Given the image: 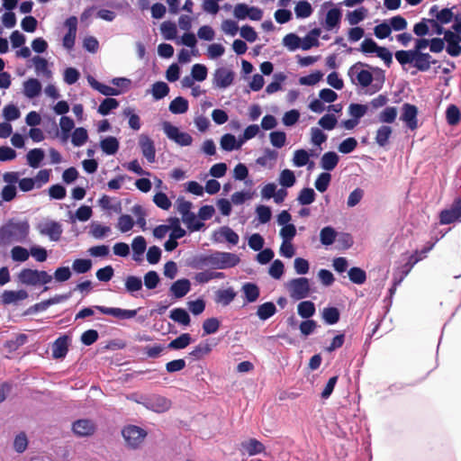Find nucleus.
<instances>
[{"mask_svg":"<svg viewBox=\"0 0 461 461\" xmlns=\"http://www.w3.org/2000/svg\"><path fill=\"white\" fill-rule=\"evenodd\" d=\"M30 223L27 220L10 219L0 227V246L6 247L13 243H23L30 234Z\"/></svg>","mask_w":461,"mask_h":461,"instance_id":"nucleus-1","label":"nucleus"},{"mask_svg":"<svg viewBox=\"0 0 461 461\" xmlns=\"http://www.w3.org/2000/svg\"><path fill=\"white\" fill-rule=\"evenodd\" d=\"M19 281L26 285H46L52 280V276L44 270L23 268L18 275Z\"/></svg>","mask_w":461,"mask_h":461,"instance_id":"nucleus-2","label":"nucleus"},{"mask_svg":"<svg viewBox=\"0 0 461 461\" xmlns=\"http://www.w3.org/2000/svg\"><path fill=\"white\" fill-rule=\"evenodd\" d=\"M286 286L290 297L295 301L308 297L311 293L310 282L306 277L291 279Z\"/></svg>","mask_w":461,"mask_h":461,"instance_id":"nucleus-3","label":"nucleus"},{"mask_svg":"<svg viewBox=\"0 0 461 461\" xmlns=\"http://www.w3.org/2000/svg\"><path fill=\"white\" fill-rule=\"evenodd\" d=\"M36 230L42 236H47L51 241H59L62 236V225L56 221L43 220L37 223Z\"/></svg>","mask_w":461,"mask_h":461,"instance_id":"nucleus-4","label":"nucleus"},{"mask_svg":"<svg viewBox=\"0 0 461 461\" xmlns=\"http://www.w3.org/2000/svg\"><path fill=\"white\" fill-rule=\"evenodd\" d=\"M137 402L142 404L148 410L158 413L165 412L171 407V401L158 394L141 397V401Z\"/></svg>","mask_w":461,"mask_h":461,"instance_id":"nucleus-5","label":"nucleus"},{"mask_svg":"<svg viewBox=\"0 0 461 461\" xmlns=\"http://www.w3.org/2000/svg\"><path fill=\"white\" fill-rule=\"evenodd\" d=\"M163 130L168 139L180 146H190L193 142V138L189 133L180 131L176 126L168 122L163 123Z\"/></svg>","mask_w":461,"mask_h":461,"instance_id":"nucleus-6","label":"nucleus"},{"mask_svg":"<svg viewBox=\"0 0 461 461\" xmlns=\"http://www.w3.org/2000/svg\"><path fill=\"white\" fill-rule=\"evenodd\" d=\"M122 433L127 444L132 448L138 447L147 436L143 429L135 425L125 427Z\"/></svg>","mask_w":461,"mask_h":461,"instance_id":"nucleus-7","label":"nucleus"},{"mask_svg":"<svg viewBox=\"0 0 461 461\" xmlns=\"http://www.w3.org/2000/svg\"><path fill=\"white\" fill-rule=\"evenodd\" d=\"M364 66H366L364 63L357 62L349 68L348 74L351 77L352 81H354L355 77L361 86L367 87L373 81V75L368 70L360 69V68H363Z\"/></svg>","mask_w":461,"mask_h":461,"instance_id":"nucleus-8","label":"nucleus"},{"mask_svg":"<svg viewBox=\"0 0 461 461\" xmlns=\"http://www.w3.org/2000/svg\"><path fill=\"white\" fill-rule=\"evenodd\" d=\"M461 221V197L456 198L449 209H445L439 213L441 224H450Z\"/></svg>","mask_w":461,"mask_h":461,"instance_id":"nucleus-9","label":"nucleus"},{"mask_svg":"<svg viewBox=\"0 0 461 461\" xmlns=\"http://www.w3.org/2000/svg\"><path fill=\"white\" fill-rule=\"evenodd\" d=\"M418 108L416 105L405 103L402 107V114L400 119L404 122L407 127L413 131L418 128Z\"/></svg>","mask_w":461,"mask_h":461,"instance_id":"nucleus-10","label":"nucleus"},{"mask_svg":"<svg viewBox=\"0 0 461 461\" xmlns=\"http://www.w3.org/2000/svg\"><path fill=\"white\" fill-rule=\"evenodd\" d=\"M234 72L226 68H219L213 74L212 84L214 87L226 88L230 86L234 80Z\"/></svg>","mask_w":461,"mask_h":461,"instance_id":"nucleus-11","label":"nucleus"},{"mask_svg":"<svg viewBox=\"0 0 461 461\" xmlns=\"http://www.w3.org/2000/svg\"><path fill=\"white\" fill-rule=\"evenodd\" d=\"M444 40L447 41V52L452 57H458L461 55V36L460 34L455 33L450 30H447L444 32Z\"/></svg>","mask_w":461,"mask_h":461,"instance_id":"nucleus-12","label":"nucleus"},{"mask_svg":"<svg viewBox=\"0 0 461 461\" xmlns=\"http://www.w3.org/2000/svg\"><path fill=\"white\" fill-rule=\"evenodd\" d=\"M95 308L103 314L110 315L119 320L134 318L138 312V310H125L115 307H105L102 305H96Z\"/></svg>","mask_w":461,"mask_h":461,"instance_id":"nucleus-13","label":"nucleus"},{"mask_svg":"<svg viewBox=\"0 0 461 461\" xmlns=\"http://www.w3.org/2000/svg\"><path fill=\"white\" fill-rule=\"evenodd\" d=\"M191 266L195 269H203L206 267H209L212 269H218L216 251L209 255H200L195 257L193 259Z\"/></svg>","mask_w":461,"mask_h":461,"instance_id":"nucleus-14","label":"nucleus"},{"mask_svg":"<svg viewBox=\"0 0 461 461\" xmlns=\"http://www.w3.org/2000/svg\"><path fill=\"white\" fill-rule=\"evenodd\" d=\"M218 269L236 267L240 259L238 255L230 252L216 251Z\"/></svg>","mask_w":461,"mask_h":461,"instance_id":"nucleus-15","label":"nucleus"},{"mask_svg":"<svg viewBox=\"0 0 461 461\" xmlns=\"http://www.w3.org/2000/svg\"><path fill=\"white\" fill-rule=\"evenodd\" d=\"M139 144L142 155L147 158L149 163H153L156 158V149L154 141L147 135H140Z\"/></svg>","mask_w":461,"mask_h":461,"instance_id":"nucleus-16","label":"nucleus"},{"mask_svg":"<svg viewBox=\"0 0 461 461\" xmlns=\"http://www.w3.org/2000/svg\"><path fill=\"white\" fill-rule=\"evenodd\" d=\"M72 429L76 435L80 437H86L94 434L95 430V425L90 420L82 419L73 423Z\"/></svg>","mask_w":461,"mask_h":461,"instance_id":"nucleus-17","label":"nucleus"},{"mask_svg":"<svg viewBox=\"0 0 461 461\" xmlns=\"http://www.w3.org/2000/svg\"><path fill=\"white\" fill-rule=\"evenodd\" d=\"M436 62L437 60L433 59L429 53L414 52L413 67L420 71H428L431 64H436Z\"/></svg>","mask_w":461,"mask_h":461,"instance_id":"nucleus-18","label":"nucleus"},{"mask_svg":"<svg viewBox=\"0 0 461 461\" xmlns=\"http://www.w3.org/2000/svg\"><path fill=\"white\" fill-rule=\"evenodd\" d=\"M69 338L67 335L59 337L52 344V357L55 359L63 358L68 351Z\"/></svg>","mask_w":461,"mask_h":461,"instance_id":"nucleus-19","label":"nucleus"},{"mask_svg":"<svg viewBox=\"0 0 461 461\" xmlns=\"http://www.w3.org/2000/svg\"><path fill=\"white\" fill-rule=\"evenodd\" d=\"M28 293L23 289L18 291L5 290L2 294L1 299L3 304L7 305L11 303H16L19 301L25 300L26 298H28Z\"/></svg>","mask_w":461,"mask_h":461,"instance_id":"nucleus-20","label":"nucleus"},{"mask_svg":"<svg viewBox=\"0 0 461 461\" xmlns=\"http://www.w3.org/2000/svg\"><path fill=\"white\" fill-rule=\"evenodd\" d=\"M191 289V284L188 279L182 278L174 282L170 286V293L177 299L184 297Z\"/></svg>","mask_w":461,"mask_h":461,"instance_id":"nucleus-21","label":"nucleus"},{"mask_svg":"<svg viewBox=\"0 0 461 461\" xmlns=\"http://www.w3.org/2000/svg\"><path fill=\"white\" fill-rule=\"evenodd\" d=\"M237 294L232 287L219 289L215 292L214 302L222 306L229 305L236 297Z\"/></svg>","mask_w":461,"mask_h":461,"instance_id":"nucleus-22","label":"nucleus"},{"mask_svg":"<svg viewBox=\"0 0 461 461\" xmlns=\"http://www.w3.org/2000/svg\"><path fill=\"white\" fill-rule=\"evenodd\" d=\"M429 14L435 16L436 20L441 24H447L454 18V14L450 8H444L438 11V7L436 5L430 7Z\"/></svg>","mask_w":461,"mask_h":461,"instance_id":"nucleus-23","label":"nucleus"},{"mask_svg":"<svg viewBox=\"0 0 461 461\" xmlns=\"http://www.w3.org/2000/svg\"><path fill=\"white\" fill-rule=\"evenodd\" d=\"M88 82L94 89L106 96L119 95L122 93L120 89L102 84L92 77L88 78Z\"/></svg>","mask_w":461,"mask_h":461,"instance_id":"nucleus-24","label":"nucleus"},{"mask_svg":"<svg viewBox=\"0 0 461 461\" xmlns=\"http://www.w3.org/2000/svg\"><path fill=\"white\" fill-rule=\"evenodd\" d=\"M41 92V84L36 78H30L23 84V93L28 98H34Z\"/></svg>","mask_w":461,"mask_h":461,"instance_id":"nucleus-25","label":"nucleus"},{"mask_svg":"<svg viewBox=\"0 0 461 461\" xmlns=\"http://www.w3.org/2000/svg\"><path fill=\"white\" fill-rule=\"evenodd\" d=\"M225 275L222 272L205 270L196 273L194 279L198 284H206L212 279H223Z\"/></svg>","mask_w":461,"mask_h":461,"instance_id":"nucleus-26","label":"nucleus"},{"mask_svg":"<svg viewBox=\"0 0 461 461\" xmlns=\"http://www.w3.org/2000/svg\"><path fill=\"white\" fill-rule=\"evenodd\" d=\"M418 262H420V258H417L416 256H409L407 261L395 273L399 276L397 283H402Z\"/></svg>","mask_w":461,"mask_h":461,"instance_id":"nucleus-27","label":"nucleus"},{"mask_svg":"<svg viewBox=\"0 0 461 461\" xmlns=\"http://www.w3.org/2000/svg\"><path fill=\"white\" fill-rule=\"evenodd\" d=\"M339 156L334 151L324 153L321 159V166L327 171L333 170L339 163Z\"/></svg>","mask_w":461,"mask_h":461,"instance_id":"nucleus-28","label":"nucleus"},{"mask_svg":"<svg viewBox=\"0 0 461 461\" xmlns=\"http://www.w3.org/2000/svg\"><path fill=\"white\" fill-rule=\"evenodd\" d=\"M100 147L104 153L114 155L119 149V141L115 137L109 136L100 141Z\"/></svg>","mask_w":461,"mask_h":461,"instance_id":"nucleus-29","label":"nucleus"},{"mask_svg":"<svg viewBox=\"0 0 461 461\" xmlns=\"http://www.w3.org/2000/svg\"><path fill=\"white\" fill-rule=\"evenodd\" d=\"M242 292L245 294V300L247 303L256 302L260 294L258 286L254 283H245L242 285Z\"/></svg>","mask_w":461,"mask_h":461,"instance_id":"nucleus-30","label":"nucleus"},{"mask_svg":"<svg viewBox=\"0 0 461 461\" xmlns=\"http://www.w3.org/2000/svg\"><path fill=\"white\" fill-rule=\"evenodd\" d=\"M242 447L249 456L260 454L265 451V446L256 438H250L241 443Z\"/></svg>","mask_w":461,"mask_h":461,"instance_id":"nucleus-31","label":"nucleus"},{"mask_svg":"<svg viewBox=\"0 0 461 461\" xmlns=\"http://www.w3.org/2000/svg\"><path fill=\"white\" fill-rule=\"evenodd\" d=\"M315 312V304L312 301H303L297 305V312L303 319L312 317Z\"/></svg>","mask_w":461,"mask_h":461,"instance_id":"nucleus-32","label":"nucleus"},{"mask_svg":"<svg viewBox=\"0 0 461 461\" xmlns=\"http://www.w3.org/2000/svg\"><path fill=\"white\" fill-rule=\"evenodd\" d=\"M393 133L392 127L388 125H382L378 128L376 131L375 135V141L380 147H385L388 142L389 139Z\"/></svg>","mask_w":461,"mask_h":461,"instance_id":"nucleus-33","label":"nucleus"},{"mask_svg":"<svg viewBox=\"0 0 461 461\" xmlns=\"http://www.w3.org/2000/svg\"><path fill=\"white\" fill-rule=\"evenodd\" d=\"M188 110V101L182 96H177L171 101L169 111L174 114H182Z\"/></svg>","mask_w":461,"mask_h":461,"instance_id":"nucleus-34","label":"nucleus"},{"mask_svg":"<svg viewBox=\"0 0 461 461\" xmlns=\"http://www.w3.org/2000/svg\"><path fill=\"white\" fill-rule=\"evenodd\" d=\"M276 307L272 302H267L258 307L257 315L262 321H266L275 315Z\"/></svg>","mask_w":461,"mask_h":461,"instance_id":"nucleus-35","label":"nucleus"},{"mask_svg":"<svg viewBox=\"0 0 461 461\" xmlns=\"http://www.w3.org/2000/svg\"><path fill=\"white\" fill-rule=\"evenodd\" d=\"M124 285L126 291L132 296H135L134 293L142 289L141 278L136 276H128Z\"/></svg>","mask_w":461,"mask_h":461,"instance_id":"nucleus-36","label":"nucleus"},{"mask_svg":"<svg viewBox=\"0 0 461 461\" xmlns=\"http://www.w3.org/2000/svg\"><path fill=\"white\" fill-rule=\"evenodd\" d=\"M170 319L174 321L178 322L184 326L190 324V316L188 312L183 308H176L170 312Z\"/></svg>","mask_w":461,"mask_h":461,"instance_id":"nucleus-37","label":"nucleus"},{"mask_svg":"<svg viewBox=\"0 0 461 461\" xmlns=\"http://www.w3.org/2000/svg\"><path fill=\"white\" fill-rule=\"evenodd\" d=\"M26 158L29 166L37 168L44 158V152L41 149H32L27 153Z\"/></svg>","mask_w":461,"mask_h":461,"instance_id":"nucleus-38","label":"nucleus"},{"mask_svg":"<svg viewBox=\"0 0 461 461\" xmlns=\"http://www.w3.org/2000/svg\"><path fill=\"white\" fill-rule=\"evenodd\" d=\"M349 280L356 285H363L366 281V273L358 267H351L348 272Z\"/></svg>","mask_w":461,"mask_h":461,"instance_id":"nucleus-39","label":"nucleus"},{"mask_svg":"<svg viewBox=\"0 0 461 461\" xmlns=\"http://www.w3.org/2000/svg\"><path fill=\"white\" fill-rule=\"evenodd\" d=\"M119 102L111 97H107L102 101L100 105L98 106L97 112L101 115H108L113 110L119 107Z\"/></svg>","mask_w":461,"mask_h":461,"instance_id":"nucleus-40","label":"nucleus"},{"mask_svg":"<svg viewBox=\"0 0 461 461\" xmlns=\"http://www.w3.org/2000/svg\"><path fill=\"white\" fill-rule=\"evenodd\" d=\"M192 341L191 335L189 333H183L179 337L171 340L167 345L170 349H183L185 348Z\"/></svg>","mask_w":461,"mask_h":461,"instance_id":"nucleus-41","label":"nucleus"},{"mask_svg":"<svg viewBox=\"0 0 461 461\" xmlns=\"http://www.w3.org/2000/svg\"><path fill=\"white\" fill-rule=\"evenodd\" d=\"M182 221L186 224L191 231L200 230L203 227V223L197 219V216L190 212L182 217Z\"/></svg>","mask_w":461,"mask_h":461,"instance_id":"nucleus-42","label":"nucleus"},{"mask_svg":"<svg viewBox=\"0 0 461 461\" xmlns=\"http://www.w3.org/2000/svg\"><path fill=\"white\" fill-rule=\"evenodd\" d=\"M337 237L336 230L330 227L327 226L321 229L320 232V240L322 245L330 246L334 243Z\"/></svg>","mask_w":461,"mask_h":461,"instance_id":"nucleus-43","label":"nucleus"},{"mask_svg":"<svg viewBox=\"0 0 461 461\" xmlns=\"http://www.w3.org/2000/svg\"><path fill=\"white\" fill-rule=\"evenodd\" d=\"M322 319L327 324L332 325L339 321V311L336 307H326L322 311Z\"/></svg>","mask_w":461,"mask_h":461,"instance_id":"nucleus-44","label":"nucleus"},{"mask_svg":"<svg viewBox=\"0 0 461 461\" xmlns=\"http://www.w3.org/2000/svg\"><path fill=\"white\" fill-rule=\"evenodd\" d=\"M341 19V13L338 8H332L328 11L326 14V27L328 30H331L336 27Z\"/></svg>","mask_w":461,"mask_h":461,"instance_id":"nucleus-45","label":"nucleus"},{"mask_svg":"<svg viewBox=\"0 0 461 461\" xmlns=\"http://www.w3.org/2000/svg\"><path fill=\"white\" fill-rule=\"evenodd\" d=\"M316 194L312 188H303L297 197V201L302 205H308L315 201Z\"/></svg>","mask_w":461,"mask_h":461,"instance_id":"nucleus-46","label":"nucleus"},{"mask_svg":"<svg viewBox=\"0 0 461 461\" xmlns=\"http://www.w3.org/2000/svg\"><path fill=\"white\" fill-rule=\"evenodd\" d=\"M240 143H237L236 138L230 133L224 134L221 139V148L226 151L238 149Z\"/></svg>","mask_w":461,"mask_h":461,"instance_id":"nucleus-47","label":"nucleus"},{"mask_svg":"<svg viewBox=\"0 0 461 461\" xmlns=\"http://www.w3.org/2000/svg\"><path fill=\"white\" fill-rule=\"evenodd\" d=\"M278 181L279 184L285 188L292 187L296 182L294 171H292L291 169L282 170L279 175Z\"/></svg>","mask_w":461,"mask_h":461,"instance_id":"nucleus-48","label":"nucleus"},{"mask_svg":"<svg viewBox=\"0 0 461 461\" xmlns=\"http://www.w3.org/2000/svg\"><path fill=\"white\" fill-rule=\"evenodd\" d=\"M87 131L83 127H79L73 131L71 142L75 147H80L87 141Z\"/></svg>","mask_w":461,"mask_h":461,"instance_id":"nucleus-49","label":"nucleus"},{"mask_svg":"<svg viewBox=\"0 0 461 461\" xmlns=\"http://www.w3.org/2000/svg\"><path fill=\"white\" fill-rule=\"evenodd\" d=\"M446 119L449 125H456L461 121V113L458 107L450 104L446 111Z\"/></svg>","mask_w":461,"mask_h":461,"instance_id":"nucleus-50","label":"nucleus"},{"mask_svg":"<svg viewBox=\"0 0 461 461\" xmlns=\"http://www.w3.org/2000/svg\"><path fill=\"white\" fill-rule=\"evenodd\" d=\"M147 243L146 240L142 236H137L133 239L131 243V248L133 250V259L139 260V258L137 256H140L144 253L146 250Z\"/></svg>","mask_w":461,"mask_h":461,"instance_id":"nucleus-51","label":"nucleus"},{"mask_svg":"<svg viewBox=\"0 0 461 461\" xmlns=\"http://www.w3.org/2000/svg\"><path fill=\"white\" fill-rule=\"evenodd\" d=\"M160 31L166 40H174L176 37L177 30L173 22L167 21L162 23Z\"/></svg>","mask_w":461,"mask_h":461,"instance_id":"nucleus-52","label":"nucleus"},{"mask_svg":"<svg viewBox=\"0 0 461 461\" xmlns=\"http://www.w3.org/2000/svg\"><path fill=\"white\" fill-rule=\"evenodd\" d=\"M397 117V109L393 106H388L383 110L378 116L380 122L393 123Z\"/></svg>","mask_w":461,"mask_h":461,"instance_id":"nucleus-53","label":"nucleus"},{"mask_svg":"<svg viewBox=\"0 0 461 461\" xmlns=\"http://www.w3.org/2000/svg\"><path fill=\"white\" fill-rule=\"evenodd\" d=\"M168 93L169 87L165 82L159 81L152 85V95L156 100L164 98Z\"/></svg>","mask_w":461,"mask_h":461,"instance_id":"nucleus-54","label":"nucleus"},{"mask_svg":"<svg viewBox=\"0 0 461 461\" xmlns=\"http://www.w3.org/2000/svg\"><path fill=\"white\" fill-rule=\"evenodd\" d=\"M35 70L37 73H42L45 77H51V71L48 68V61L44 58H41L40 56H35L32 59Z\"/></svg>","mask_w":461,"mask_h":461,"instance_id":"nucleus-55","label":"nucleus"},{"mask_svg":"<svg viewBox=\"0 0 461 461\" xmlns=\"http://www.w3.org/2000/svg\"><path fill=\"white\" fill-rule=\"evenodd\" d=\"M27 335L21 333L18 334L14 339H10L5 341V347L8 349L9 352H13L17 350L21 346L24 345L27 341Z\"/></svg>","mask_w":461,"mask_h":461,"instance_id":"nucleus-56","label":"nucleus"},{"mask_svg":"<svg viewBox=\"0 0 461 461\" xmlns=\"http://www.w3.org/2000/svg\"><path fill=\"white\" fill-rule=\"evenodd\" d=\"M12 259L15 262H24L30 257V251L23 247L14 246L11 249Z\"/></svg>","mask_w":461,"mask_h":461,"instance_id":"nucleus-57","label":"nucleus"},{"mask_svg":"<svg viewBox=\"0 0 461 461\" xmlns=\"http://www.w3.org/2000/svg\"><path fill=\"white\" fill-rule=\"evenodd\" d=\"M294 12L298 18H307L312 14V7L309 2L301 1L295 5Z\"/></svg>","mask_w":461,"mask_h":461,"instance_id":"nucleus-58","label":"nucleus"},{"mask_svg":"<svg viewBox=\"0 0 461 461\" xmlns=\"http://www.w3.org/2000/svg\"><path fill=\"white\" fill-rule=\"evenodd\" d=\"M92 267V261L86 258L75 259L72 264V268L76 273L84 274L88 272Z\"/></svg>","mask_w":461,"mask_h":461,"instance_id":"nucleus-59","label":"nucleus"},{"mask_svg":"<svg viewBox=\"0 0 461 461\" xmlns=\"http://www.w3.org/2000/svg\"><path fill=\"white\" fill-rule=\"evenodd\" d=\"M285 78L286 77L283 73L275 74L274 81L267 86L266 92L270 95L279 91L282 88L281 83L284 82Z\"/></svg>","mask_w":461,"mask_h":461,"instance_id":"nucleus-60","label":"nucleus"},{"mask_svg":"<svg viewBox=\"0 0 461 461\" xmlns=\"http://www.w3.org/2000/svg\"><path fill=\"white\" fill-rule=\"evenodd\" d=\"M330 179L331 176L330 173L323 172L320 174L314 183L315 188L321 193L325 192L329 187Z\"/></svg>","mask_w":461,"mask_h":461,"instance_id":"nucleus-61","label":"nucleus"},{"mask_svg":"<svg viewBox=\"0 0 461 461\" xmlns=\"http://www.w3.org/2000/svg\"><path fill=\"white\" fill-rule=\"evenodd\" d=\"M220 321L217 318H208L203 322V334L210 335L217 332L220 328Z\"/></svg>","mask_w":461,"mask_h":461,"instance_id":"nucleus-62","label":"nucleus"},{"mask_svg":"<svg viewBox=\"0 0 461 461\" xmlns=\"http://www.w3.org/2000/svg\"><path fill=\"white\" fill-rule=\"evenodd\" d=\"M134 226V221L129 214H122L118 218L117 227L122 232L131 230Z\"/></svg>","mask_w":461,"mask_h":461,"instance_id":"nucleus-63","label":"nucleus"},{"mask_svg":"<svg viewBox=\"0 0 461 461\" xmlns=\"http://www.w3.org/2000/svg\"><path fill=\"white\" fill-rule=\"evenodd\" d=\"M208 74L207 68L203 64H194L191 69V76L196 81H203Z\"/></svg>","mask_w":461,"mask_h":461,"instance_id":"nucleus-64","label":"nucleus"}]
</instances>
